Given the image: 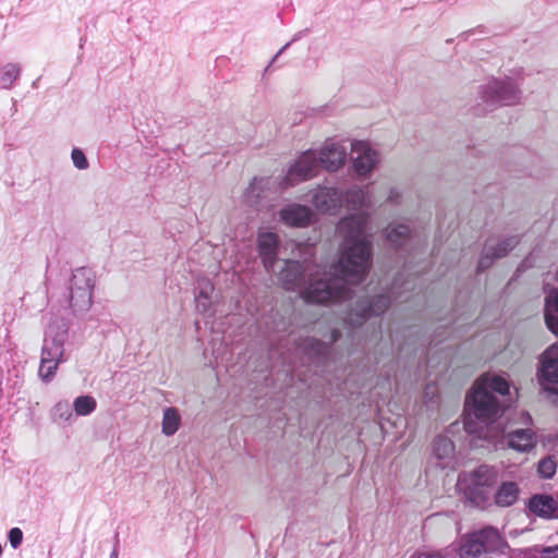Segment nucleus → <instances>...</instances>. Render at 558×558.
Returning <instances> with one entry per match:
<instances>
[{
    "label": "nucleus",
    "instance_id": "obj_1",
    "mask_svg": "<svg viewBox=\"0 0 558 558\" xmlns=\"http://www.w3.org/2000/svg\"><path fill=\"white\" fill-rule=\"evenodd\" d=\"M367 215L359 213L340 220L337 233L342 252L329 270L301 265L284 257L276 265L278 279L286 290H300L306 302L326 304L350 296L349 286L361 282L371 265L372 244L365 234Z\"/></svg>",
    "mask_w": 558,
    "mask_h": 558
},
{
    "label": "nucleus",
    "instance_id": "obj_2",
    "mask_svg": "<svg viewBox=\"0 0 558 558\" xmlns=\"http://www.w3.org/2000/svg\"><path fill=\"white\" fill-rule=\"evenodd\" d=\"M509 389L508 380L496 374H484L474 383L465 400L463 424L466 433L488 441L504 434L501 423L497 422L502 410L497 395L506 396Z\"/></svg>",
    "mask_w": 558,
    "mask_h": 558
},
{
    "label": "nucleus",
    "instance_id": "obj_3",
    "mask_svg": "<svg viewBox=\"0 0 558 558\" xmlns=\"http://www.w3.org/2000/svg\"><path fill=\"white\" fill-rule=\"evenodd\" d=\"M497 478L498 473L494 466L480 465L472 472L462 473L458 484L472 502L481 506L490 498Z\"/></svg>",
    "mask_w": 558,
    "mask_h": 558
},
{
    "label": "nucleus",
    "instance_id": "obj_4",
    "mask_svg": "<svg viewBox=\"0 0 558 558\" xmlns=\"http://www.w3.org/2000/svg\"><path fill=\"white\" fill-rule=\"evenodd\" d=\"M478 98L485 109H493L497 105H517L521 99V90L509 77L493 78L478 89Z\"/></svg>",
    "mask_w": 558,
    "mask_h": 558
},
{
    "label": "nucleus",
    "instance_id": "obj_5",
    "mask_svg": "<svg viewBox=\"0 0 558 558\" xmlns=\"http://www.w3.org/2000/svg\"><path fill=\"white\" fill-rule=\"evenodd\" d=\"M95 274L88 268L73 271L70 282V304L75 312H87L93 304Z\"/></svg>",
    "mask_w": 558,
    "mask_h": 558
},
{
    "label": "nucleus",
    "instance_id": "obj_6",
    "mask_svg": "<svg viewBox=\"0 0 558 558\" xmlns=\"http://www.w3.org/2000/svg\"><path fill=\"white\" fill-rule=\"evenodd\" d=\"M502 539L497 529L487 526L464 537L459 547L461 558H476L486 551L498 550Z\"/></svg>",
    "mask_w": 558,
    "mask_h": 558
},
{
    "label": "nucleus",
    "instance_id": "obj_7",
    "mask_svg": "<svg viewBox=\"0 0 558 558\" xmlns=\"http://www.w3.org/2000/svg\"><path fill=\"white\" fill-rule=\"evenodd\" d=\"M68 323L52 317L48 324L41 348L40 359L61 364L65 361L64 342L68 337Z\"/></svg>",
    "mask_w": 558,
    "mask_h": 558
},
{
    "label": "nucleus",
    "instance_id": "obj_8",
    "mask_svg": "<svg viewBox=\"0 0 558 558\" xmlns=\"http://www.w3.org/2000/svg\"><path fill=\"white\" fill-rule=\"evenodd\" d=\"M317 151L308 149L303 151L290 166L287 174L279 183L283 189L296 185L316 177L320 168Z\"/></svg>",
    "mask_w": 558,
    "mask_h": 558
},
{
    "label": "nucleus",
    "instance_id": "obj_9",
    "mask_svg": "<svg viewBox=\"0 0 558 558\" xmlns=\"http://www.w3.org/2000/svg\"><path fill=\"white\" fill-rule=\"evenodd\" d=\"M519 424L521 427H515L509 430L506 435V442L508 448L522 452H531L537 444V435L531 427L532 418L529 413L522 411L518 414Z\"/></svg>",
    "mask_w": 558,
    "mask_h": 558
},
{
    "label": "nucleus",
    "instance_id": "obj_10",
    "mask_svg": "<svg viewBox=\"0 0 558 558\" xmlns=\"http://www.w3.org/2000/svg\"><path fill=\"white\" fill-rule=\"evenodd\" d=\"M399 289L400 286L396 281L389 294H380L376 299L359 301L349 315L350 324L360 325L367 316L381 314L389 306L391 295H395L396 299L401 298Z\"/></svg>",
    "mask_w": 558,
    "mask_h": 558
},
{
    "label": "nucleus",
    "instance_id": "obj_11",
    "mask_svg": "<svg viewBox=\"0 0 558 558\" xmlns=\"http://www.w3.org/2000/svg\"><path fill=\"white\" fill-rule=\"evenodd\" d=\"M353 169L357 177L367 178L380 161L379 153L365 141L351 143Z\"/></svg>",
    "mask_w": 558,
    "mask_h": 558
},
{
    "label": "nucleus",
    "instance_id": "obj_12",
    "mask_svg": "<svg viewBox=\"0 0 558 558\" xmlns=\"http://www.w3.org/2000/svg\"><path fill=\"white\" fill-rule=\"evenodd\" d=\"M541 386L547 391H555L558 385V342L543 353L538 371Z\"/></svg>",
    "mask_w": 558,
    "mask_h": 558
},
{
    "label": "nucleus",
    "instance_id": "obj_13",
    "mask_svg": "<svg viewBox=\"0 0 558 558\" xmlns=\"http://www.w3.org/2000/svg\"><path fill=\"white\" fill-rule=\"evenodd\" d=\"M316 151L322 168L327 171H337L345 163L348 151L344 142L327 140Z\"/></svg>",
    "mask_w": 558,
    "mask_h": 558
},
{
    "label": "nucleus",
    "instance_id": "obj_14",
    "mask_svg": "<svg viewBox=\"0 0 558 558\" xmlns=\"http://www.w3.org/2000/svg\"><path fill=\"white\" fill-rule=\"evenodd\" d=\"M258 251L263 264L268 271L275 272L276 265L281 260V247L277 233L270 231H260L258 233Z\"/></svg>",
    "mask_w": 558,
    "mask_h": 558
},
{
    "label": "nucleus",
    "instance_id": "obj_15",
    "mask_svg": "<svg viewBox=\"0 0 558 558\" xmlns=\"http://www.w3.org/2000/svg\"><path fill=\"white\" fill-rule=\"evenodd\" d=\"M432 461L441 469H454L457 465L456 447L446 435L438 436L433 445Z\"/></svg>",
    "mask_w": 558,
    "mask_h": 558
},
{
    "label": "nucleus",
    "instance_id": "obj_16",
    "mask_svg": "<svg viewBox=\"0 0 558 558\" xmlns=\"http://www.w3.org/2000/svg\"><path fill=\"white\" fill-rule=\"evenodd\" d=\"M311 202L317 210L332 213L343 205V195L335 187L319 186L314 191Z\"/></svg>",
    "mask_w": 558,
    "mask_h": 558
},
{
    "label": "nucleus",
    "instance_id": "obj_17",
    "mask_svg": "<svg viewBox=\"0 0 558 558\" xmlns=\"http://www.w3.org/2000/svg\"><path fill=\"white\" fill-rule=\"evenodd\" d=\"M280 221L289 227H307L314 218L310 207L296 203L288 204L279 211Z\"/></svg>",
    "mask_w": 558,
    "mask_h": 558
},
{
    "label": "nucleus",
    "instance_id": "obj_18",
    "mask_svg": "<svg viewBox=\"0 0 558 558\" xmlns=\"http://www.w3.org/2000/svg\"><path fill=\"white\" fill-rule=\"evenodd\" d=\"M518 243V240L514 236L505 239L498 243H494L493 241H488L484 247L483 256L478 262V269L484 270L490 266L494 258H499L506 255L510 250H512Z\"/></svg>",
    "mask_w": 558,
    "mask_h": 558
},
{
    "label": "nucleus",
    "instance_id": "obj_19",
    "mask_svg": "<svg viewBox=\"0 0 558 558\" xmlns=\"http://www.w3.org/2000/svg\"><path fill=\"white\" fill-rule=\"evenodd\" d=\"M270 178H255L242 194V202L248 206H255L264 197L266 190L275 185Z\"/></svg>",
    "mask_w": 558,
    "mask_h": 558
},
{
    "label": "nucleus",
    "instance_id": "obj_20",
    "mask_svg": "<svg viewBox=\"0 0 558 558\" xmlns=\"http://www.w3.org/2000/svg\"><path fill=\"white\" fill-rule=\"evenodd\" d=\"M529 509L542 518L558 517L556 501L548 495H534L529 501Z\"/></svg>",
    "mask_w": 558,
    "mask_h": 558
},
{
    "label": "nucleus",
    "instance_id": "obj_21",
    "mask_svg": "<svg viewBox=\"0 0 558 558\" xmlns=\"http://www.w3.org/2000/svg\"><path fill=\"white\" fill-rule=\"evenodd\" d=\"M520 488L515 482L504 481L494 494L495 504L499 507H510L519 498Z\"/></svg>",
    "mask_w": 558,
    "mask_h": 558
},
{
    "label": "nucleus",
    "instance_id": "obj_22",
    "mask_svg": "<svg viewBox=\"0 0 558 558\" xmlns=\"http://www.w3.org/2000/svg\"><path fill=\"white\" fill-rule=\"evenodd\" d=\"M367 187L352 186L343 195V204L351 209L369 208L372 202L367 197Z\"/></svg>",
    "mask_w": 558,
    "mask_h": 558
},
{
    "label": "nucleus",
    "instance_id": "obj_23",
    "mask_svg": "<svg viewBox=\"0 0 558 558\" xmlns=\"http://www.w3.org/2000/svg\"><path fill=\"white\" fill-rule=\"evenodd\" d=\"M544 318L548 329L558 335V291L553 290L546 296Z\"/></svg>",
    "mask_w": 558,
    "mask_h": 558
},
{
    "label": "nucleus",
    "instance_id": "obj_24",
    "mask_svg": "<svg viewBox=\"0 0 558 558\" xmlns=\"http://www.w3.org/2000/svg\"><path fill=\"white\" fill-rule=\"evenodd\" d=\"M385 233L389 243L396 247L405 245L411 238L410 228L405 223L392 222L386 228Z\"/></svg>",
    "mask_w": 558,
    "mask_h": 558
},
{
    "label": "nucleus",
    "instance_id": "obj_25",
    "mask_svg": "<svg viewBox=\"0 0 558 558\" xmlns=\"http://www.w3.org/2000/svg\"><path fill=\"white\" fill-rule=\"evenodd\" d=\"M181 415L178 409L169 407L163 409L161 421V433L167 436H173L181 426Z\"/></svg>",
    "mask_w": 558,
    "mask_h": 558
},
{
    "label": "nucleus",
    "instance_id": "obj_26",
    "mask_svg": "<svg viewBox=\"0 0 558 558\" xmlns=\"http://www.w3.org/2000/svg\"><path fill=\"white\" fill-rule=\"evenodd\" d=\"M299 349L310 357L322 359L328 352L326 343L314 338H306L299 344Z\"/></svg>",
    "mask_w": 558,
    "mask_h": 558
},
{
    "label": "nucleus",
    "instance_id": "obj_27",
    "mask_svg": "<svg viewBox=\"0 0 558 558\" xmlns=\"http://www.w3.org/2000/svg\"><path fill=\"white\" fill-rule=\"evenodd\" d=\"M21 75V66L17 63H7L0 71V85L4 89H11Z\"/></svg>",
    "mask_w": 558,
    "mask_h": 558
},
{
    "label": "nucleus",
    "instance_id": "obj_28",
    "mask_svg": "<svg viewBox=\"0 0 558 558\" xmlns=\"http://www.w3.org/2000/svg\"><path fill=\"white\" fill-rule=\"evenodd\" d=\"M73 410V404L68 400H60L51 409V415L54 422L71 423L74 417Z\"/></svg>",
    "mask_w": 558,
    "mask_h": 558
},
{
    "label": "nucleus",
    "instance_id": "obj_29",
    "mask_svg": "<svg viewBox=\"0 0 558 558\" xmlns=\"http://www.w3.org/2000/svg\"><path fill=\"white\" fill-rule=\"evenodd\" d=\"M96 399L92 396H80L73 402L75 414L80 416L92 414L96 410Z\"/></svg>",
    "mask_w": 558,
    "mask_h": 558
},
{
    "label": "nucleus",
    "instance_id": "obj_30",
    "mask_svg": "<svg viewBox=\"0 0 558 558\" xmlns=\"http://www.w3.org/2000/svg\"><path fill=\"white\" fill-rule=\"evenodd\" d=\"M59 365V363L40 359V364L38 368L39 378L46 384L50 383L54 378Z\"/></svg>",
    "mask_w": 558,
    "mask_h": 558
},
{
    "label": "nucleus",
    "instance_id": "obj_31",
    "mask_svg": "<svg viewBox=\"0 0 558 558\" xmlns=\"http://www.w3.org/2000/svg\"><path fill=\"white\" fill-rule=\"evenodd\" d=\"M557 464L551 457H546L538 462L537 473L544 478H550L556 473Z\"/></svg>",
    "mask_w": 558,
    "mask_h": 558
},
{
    "label": "nucleus",
    "instance_id": "obj_32",
    "mask_svg": "<svg viewBox=\"0 0 558 558\" xmlns=\"http://www.w3.org/2000/svg\"><path fill=\"white\" fill-rule=\"evenodd\" d=\"M71 159H72L74 167L78 170H86L89 167V162H88L84 151L80 148L72 149Z\"/></svg>",
    "mask_w": 558,
    "mask_h": 558
},
{
    "label": "nucleus",
    "instance_id": "obj_33",
    "mask_svg": "<svg viewBox=\"0 0 558 558\" xmlns=\"http://www.w3.org/2000/svg\"><path fill=\"white\" fill-rule=\"evenodd\" d=\"M198 293L196 298H204L205 301L213 299L214 286L209 280H199L197 283Z\"/></svg>",
    "mask_w": 558,
    "mask_h": 558
},
{
    "label": "nucleus",
    "instance_id": "obj_34",
    "mask_svg": "<svg viewBox=\"0 0 558 558\" xmlns=\"http://www.w3.org/2000/svg\"><path fill=\"white\" fill-rule=\"evenodd\" d=\"M10 544L13 548H17L23 539V533L19 527H13L9 532Z\"/></svg>",
    "mask_w": 558,
    "mask_h": 558
},
{
    "label": "nucleus",
    "instance_id": "obj_35",
    "mask_svg": "<svg viewBox=\"0 0 558 558\" xmlns=\"http://www.w3.org/2000/svg\"><path fill=\"white\" fill-rule=\"evenodd\" d=\"M213 304H214L213 299L205 301L204 298H196V307L201 313L209 314Z\"/></svg>",
    "mask_w": 558,
    "mask_h": 558
},
{
    "label": "nucleus",
    "instance_id": "obj_36",
    "mask_svg": "<svg viewBox=\"0 0 558 558\" xmlns=\"http://www.w3.org/2000/svg\"><path fill=\"white\" fill-rule=\"evenodd\" d=\"M402 196V190L399 186L390 187L387 196V202L390 204L399 203V199Z\"/></svg>",
    "mask_w": 558,
    "mask_h": 558
},
{
    "label": "nucleus",
    "instance_id": "obj_37",
    "mask_svg": "<svg viewBox=\"0 0 558 558\" xmlns=\"http://www.w3.org/2000/svg\"><path fill=\"white\" fill-rule=\"evenodd\" d=\"M539 558H558V545L542 548Z\"/></svg>",
    "mask_w": 558,
    "mask_h": 558
},
{
    "label": "nucleus",
    "instance_id": "obj_38",
    "mask_svg": "<svg viewBox=\"0 0 558 558\" xmlns=\"http://www.w3.org/2000/svg\"><path fill=\"white\" fill-rule=\"evenodd\" d=\"M409 558H444L440 553L437 551H417L411 555Z\"/></svg>",
    "mask_w": 558,
    "mask_h": 558
},
{
    "label": "nucleus",
    "instance_id": "obj_39",
    "mask_svg": "<svg viewBox=\"0 0 558 558\" xmlns=\"http://www.w3.org/2000/svg\"><path fill=\"white\" fill-rule=\"evenodd\" d=\"M338 338H339V332H338L337 330H333V331L331 332V336H330V340H329V341H330V342H335V341H337V340H338Z\"/></svg>",
    "mask_w": 558,
    "mask_h": 558
},
{
    "label": "nucleus",
    "instance_id": "obj_40",
    "mask_svg": "<svg viewBox=\"0 0 558 558\" xmlns=\"http://www.w3.org/2000/svg\"><path fill=\"white\" fill-rule=\"evenodd\" d=\"M118 557H119L118 548L114 547L113 550L111 551L109 558H118Z\"/></svg>",
    "mask_w": 558,
    "mask_h": 558
},
{
    "label": "nucleus",
    "instance_id": "obj_41",
    "mask_svg": "<svg viewBox=\"0 0 558 558\" xmlns=\"http://www.w3.org/2000/svg\"><path fill=\"white\" fill-rule=\"evenodd\" d=\"M290 44L288 43L286 46L282 47V49L279 51V53H281L284 49H287V47L289 46Z\"/></svg>",
    "mask_w": 558,
    "mask_h": 558
},
{
    "label": "nucleus",
    "instance_id": "obj_42",
    "mask_svg": "<svg viewBox=\"0 0 558 558\" xmlns=\"http://www.w3.org/2000/svg\"><path fill=\"white\" fill-rule=\"evenodd\" d=\"M288 245H290L291 247H295V244L294 243H289Z\"/></svg>",
    "mask_w": 558,
    "mask_h": 558
}]
</instances>
